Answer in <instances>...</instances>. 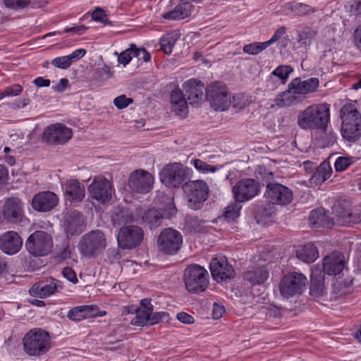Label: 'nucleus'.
Wrapping results in <instances>:
<instances>
[{"label":"nucleus","instance_id":"obj_1","mask_svg":"<svg viewBox=\"0 0 361 361\" xmlns=\"http://www.w3.org/2000/svg\"><path fill=\"white\" fill-rule=\"evenodd\" d=\"M330 105L326 103L313 104L300 111L297 124L305 130H320L326 133L330 123Z\"/></svg>","mask_w":361,"mask_h":361},{"label":"nucleus","instance_id":"obj_48","mask_svg":"<svg viewBox=\"0 0 361 361\" xmlns=\"http://www.w3.org/2000/svg\"><path fill=\"white\" fill-rule=\"evenodd\" d=\"M168 318L169 314L165 312H149V325L155 324L162 320L168 319Z\"/></svg>","mask_w":361,"mask_h":361},{"label":"nucleus","instance_id":"obj_7","mask_svg":"<svg viewBox=\"0 0 361 361\" xmlns=\"http://www.w3.org/2000/svg\"><path fill=\"white\" fill-rule=\"evenodd\" d=\"M192 170L180 163L166 165L160 173L161 181L168 187L179 188L190 178Z\"/></svg>","mask_w":361,"mask_h":361},{"label":"nucleus","instance_id":"obj_20","mask_svg":"<svg viewBox=\"0 0 361 361\" xmlns=\"http://www.w3.org/2000/svg\"><path fill=\"white\" fill-rule=\"evenodd\" d=\"M59 202L57 195L51 191L41 192L35 195L32 201V207L36 211L41 212H49Z\"/></svg>","mask_w":361,"mask_h":361},{"label":"nucleus","instance_id":"obj_8","mask_svg":"<svg viewBox=\"0 0 361 361\" xmlns=\"http://www.w3.org/2000/svg\"><path fill=\"white\" fill-rule=\"evenodd\" d=\"M53 247V240L50 234L42 231L32 233L25 242L27 252L35 257L49 255Z\"/></svg>","mask_w":361,"mask_h":361},{"label":"nucleus","instance_id":"obj_44","mask_svg":"<svg viewBox=\"0 0 361 361\" xmlns=\"http://www.w3.org/2000/svg\"><path fill=\"white\" fill-rule=\"evenodd\" d=\"M23 90V87L19 84H13L6 87L2 92H0V99L6 97H16L22 93Z\"/></svg>","mask_w":361,"mask_h":361},{"label":"nucleus","instance_id":"obj_21","mask_svg":"<svg viewBox=\"0 0 361 361\" xmlns=\"http://www.w3.org/2000/svg\"><path fill=\"white\" fill-rule=\"evenodd\" d=\"M23 245V240L19 234L13 231H7L0 236V249L7 255L18 252Z\"/></svg>","mask_w":361,"mask_h":361},{"label":"nucleus","instance_id":"obj_17","mask_svg":"<svg viewBox=\"0 0 361 361\" xmlns=\"http://www.w3.org/2000/svg\"><path fill=\"white\" fill-rule=\"evenodd\" d=\"M72 130L58 123L47 127L42 133L43 141L56 145H63L72 137Z\"/></svg>","mask_w":361,"mask_h":361},{"label":"nucleus","instance_id":"obj_6","mask_svg":"<svg viewBox=\"0 0 361 361\" xmlns=\"http://www.w3.org/2000/svg\"><path fill=\"white\" fill-rule=\"evenodd\" d=\"M182 188L188 207L194 210L201 209L203 202L208 198L207 184L202 180H188L182 185Z\"/></svg>","mask_w":361,"mask_h":361},{"label":"nucleus","instance_id":"obj_14","mask_svg":"<svg viewBox=\"0 0 361 361\" xmlns=\"http://www.w3.org/2000/svg\"><path fill=\"white\" fill-rule=\"evenodd\" d=\"M260 185L253 178H244L238 181L232 188L235 201L245 202L250 200L258 195Z\"/></svg>","mask_w":361,"mask_h":361},{"label":"nucleus","instance_id":"obj_5","mask_svg":"<svg viewBox=\"0 0 361 361\" xmlns=\"http://www.w3.org/2000/svg\"><path fill=\"white\" fill-rule=\"evenodd\" d=\"M183 281L189 293L198 294L207 288L209 283V273L204 267L192 264L184 270Z\"/></svg>","mask_w":361,"mask_h":361},{"label":"nucleus","instance_id":"obj_53","mask_svg":"<svg viewBox=\"0 0 361 361\" xmlns=\"http://www.w3.org/2000/svg\"><path fill=\"white\" fill-rule=\"evenodd\" d=\"M351 163L352 162L349 158L340 157L336 159L334 164L336 171H343L345 170L351 164Z\"/></svg>","mask_w":361,"mask_h":361},{"label":"nucleus","instance_id":"obj_58","mask_svg":"<svg viewBox=\"0 0 361 361\" xmlns=\"http://www.w3.org/2000/svg\"><path fill=\"white\" fill-rule=\"evenodd\" d=\"M286 32V28L284 26H281V27L278 28L274 32V34L272 35L271 39L265 42L266 44H267V47H269L270 45L280 39L282 37V36L285 35Z\"/></svg>","mask_w":361,"mask_h":361},{"label":"nucleus","instance_id":"obj_33","mask_svg":"<svg viewBox=\"0 0 361 361\" xmlns=\"http://www.w3.org/2000/svg\"><path fill=\"white\" fill-rule=\"evenodd\" d=\"M296 256L304 262L312 263L317 259L319 252L316 246L310 243L297 250Z\"/></svg>","mask_w":361,"mask_h":361},{"label":"nucleus","instance_id":"obj_61","mask_svg":"<svg viewBox=\"0 0 361 361\" xmlns=\"http://www.w3.org/2000/svg\"><path fill=\"white\" fill-rule=\"evenodd\" d=\"M82 310L83 314H85V319L90 317H94L97 315V307L92 305H83L80 306Z\"/></svg>","mask_w":361,"mask_h":361},{"label":"nucleus","instance_id":"obj_2","mask_svg":"<svg viewBox=\"0 0 361 361\" xmlns=\"http://www.w3.org/2000/svg\"><path fill=\"white\" fill-rule=\"evenodd\" d=\"M341 133L343 139L355 142L361 137V114L357 102H348L341 109Z\"/></svg>","mask_w":361,"mask_h":361},{"label":"nucleus","instance_id":"obj_57","mask_svg":"<svg viewBox=\"0 0 361 361\" xmlns=\"http://www.w3.org/2000/svg\"><path fill=\"white\" fill-rule=\"evenodd\" d=\"M62 274L64 278L74 284L78 282L75 271L71 267H66L63 268Z\"/></svg>","mask_w":361,"mask_h":361},{"label":"nucleus","instance_id":"obj_60","mask_svg":"<svg viewBox=\"0 0 361 361\" xmlns=\"http://www.w3.org/2000/svg\"><path fill=\"white\" fill-rule=\"evenodd\" d=\"M353 37L355 47L361 51V24L354 30Z\"/></svg>","mask_w":361,"mask_h":361},{"label":"nucleus","instance_id":"obj_28","mask_svg":"<svg viewBox=\"0 0 361 361\" xmlns=\"http://www.w3.org/2000/svg\"><path fill=\"white\" fill-rule=\"evenodd\" d=\"M269 277V271L264 266L255 265L249 267L243 274L245 280L252 285H259L264 283Z\"/></svg>","mask_w":361,"mask_h":361},{"label":"nucleus","instance_id":"obj_9","mask_svg":"<svg viewBox=\"0 0 361 361\" xmlns=\"http://www.w3.org/2000/svg\"><path fill=\"white\" fill-rule=\"evenodd\" d=\"M207 99L216 111H225L231 103L227 87L221 82L210 84L205 91Z\"/></svg>","mask_w":361,"mask_h":361},{"label":"nucleus","instance_id":"obj_26","mask_svg":"<svg viewBox=\"0 0 361 361\" xmlns=\"http://www.w3.org/2000/svg\"><path fill=\"white\" fill-rule=\"evenodd\" d=\"M319 84V81L316 78H310L305 80L295 78L288 84V87L294 94H307L317 91Z\"/></svg>","mask_w":361,"mask_h":361},{"label":"nucleus","instance_id":"obj_4","mask_svg":"<svg viewBox=\"0 0 361 361\" xmlns=\"http://www.w3.org/2000/svg\"><path fill=\"white\" fill-rule=\"evenodd\" d=\"M258 173L262 176L264 180L267 183L264 196L268 202L279 205H287L293 200V192L286 186L271 182L274 178L272 172H268L264 167L259 166Z\"/></svg>","mask_w":361,"mask_h":361},{"label":"nucleus","instance_id":"obj_47","mask_svg":"<svg viewBox=\"0 0 361 361\" xmlns=\"http://www.w3.org/2000/svg\"><path fill=\"white\" fill-rule=\"evenodd\" d=\"M290 9L294 13L298 16H304L313 12V10L310 6L302 3H293L290 6Z\"/></svg>","mask_w":361,"mask_h":361},{"label":"nucleus","instance_id":"obj_43","mask_svg":"<svg viewBox=\"0 0 361 361\" xmlns=\"http://www.w3.org/2000/svg\"><path fill=\"white\" fill-rule=\"evenodd\" d=\"M317 32L314 30H305L300 32L298 35V42L300 46L307 49L315 38Z\"/></svg>","mask_w":361,"mask_h":361},{"label":"nucleus","instance_id":"obj_49","mask_svg":"<svg viewBox=\"0 0 361 361\" xmlns=\"http://www.w3.org/2000/svg\"><path fill=\"white\" fill-rule=\"evenodd\" d=\"M133 102V99L130 97H127L125 94L120 95L116 97L114 100V104L118 109H123L126 108L129 104Z\"/></svg>","mask_w":361,"mask_h":361},{"label":"nucleus","instance_id":"obj_13","mask_svg":"<svg viewBox=\"0 0 361 361\" xmlns=\"http://www.w3.org/2000/svg\"><path fill=\"white\" fill-rule=\"evenodd\" d=\"M91 197L102 204H105L112 198L114 192L113 183L102 176H97L88 186Z\"/></svg>","mask_w":361,"mask_h":361},{"label":"nucleus","instance_id":"obj_39","mask_svg":"<svg viewBox=\"0 0 361 361\" xmlns=\"http://www.w3.org/2000/svg\"><path fill=\"white\" fill-rule=\"evenodd\" d=\"M115 54L118 56V62L123 66H126L133 57L140 56V51L135 44H130L129 48L119 54L116 51Z\"/></svg>","mask_w":361,"mask_h":361},{"label":"nucleus","instance_id":"obj_12","mask_svg":"<svg viewBox=\"0 0 361 361\" xmlns=\"http://www.w3.org/2000/svg\"><path fill=\"white\" fill-rule=\"evenodd\" d=\"M104 234L99 231H94L82 237L79 245L80 251L85 256L93 257L106 247Z\"/></svg>","mask_w":361,"mask_h":361},{"label":"nucleus","instance_id":"obj_25","mask_svg":"<svg viewBox=\"0 0 361 361\" xmlns=\"http://www.w3.org/2000/svg\"><path fill=\"white\" fill-rule=\"evenodd\" d=\"M82 214L77 210L68 212L64 216L66 232L71 235L80 234L85 228Z\"/></svg>","mask_w":361,"mask_h":361},{"label":"nucleus","instance_id":"obj_52","mask_svg":"<svg viewBox=\"0 0 361 361\" xmlns=\"http://www.w3.org/2000/svg\"><path fill=\"white\" fill-rule=\"evenodd\" d=\"M92 18L95 21L101 22L104 25L109 24L107 16L104 9L101 8H96V9L92 13Z\"/></svg>","mask_w":361,"mask_h":361},{"label":"nucleus","instance_id":"obj_23","mask_svg":"<svg viewBox=\"0 0 361 361\" xmlns=\"http://www.w3.org/2000/svg\"><path fill=\"white\" fill-rule=\"evenodd\" d=\"M344 269V257L339 253H331L323 259V271L329 276L340 278Z\"/></svg>","mask_w":361,"mask_h":361},{"label":"nucleus","instance_id":"obj_62","mask_svg":"<svg viewBox=\"0 0 361 361\" xmlns=\"http://www.w3.org/2000/svg\"><path fill=\"white\" fill-rule=\"evenodd\" d=\"M177 319L182 323L186 324H190L194 323V318L186 312H180L177 314Z\"/></svg>","mask_w":361,"mask_h":361},{"label":"nucleus","instance_id":"obj_64","mask_svg":"<svg viewBox=\"0 0 361 361\" xmlns=\"http://www.w3.org/2000/svg\"><path fill=\"white\" fill-rule=\"evenodd\" d=\"M225 312V309L224 306L218 305L216 303L214 304V307L212 310V316L214 319H219L221 318Z\"/></svg>","mask_w":361,"mask_h":361},{"label":"nucleus","instance_id":"obj_35","mask_svg":"<svg viewBox=\"0 0 361 361\" xmlns=\"http://www.w3.org/2000/svg\"><path fill=\"white\" fill-rule=\"evenodd\" d=\"M298 98L288 87V90L279 94L274 99V104H271V107L275 106L278 107L290 106L298 104Z\"/></svg>","mask_w":361,"mask_h":361},{"label":"nucleus","instance_id":"obj_19","mask_svg":"<svg viewBox=\"0 0 361 361\" xmlns=\"http://www.w3.org/2000/svg\"><path fill=\"white\" fill-rule=\"evenodd\" d=\"M210 271L212 278L217 282L231 279L235 276L234 269L228 263L226 258L224 257L212 259Z\"/></svg>","mask_w":361,"mask_h":361},{"label":"nucleus","instance_id":"obj_59","mask_svg":"<svg viewBox=\"0 0 361 361\" xmlns=\"http://www.w3.org/2000/svg\"><path fill=\"white\" fill-rule=\"evenodd\" d=\"M319 171L321 172V174L323 177V180H326L328 178H330L332 170L329 163L322 162L319 166H318Z\"/></svg>","mask_w":361,"mask_h":361},{"label":"nucleus","instance_id":"obj_18","mask_svg":"<svg viewBox=\"0 0 361 361\" xmlns=\"http://www.w3.org/2000/svg\"><path fill=\"white\" fill-rule=\"evenodd\" d=\"M63 288V282L52 277L41 280L30 288L29 293L32 296L46 298Z\"/></svg>","mask_w":361,"mask_h":361},{"label":"nucleus","instance_id":"obj_38","mask_svg":"<svg viewBox=\"0 0 361 361\" xmlns=\"http://www.w3.org/2000/svg\"><path fill=\"white\" fill-rule=\"evenodd\" d=\"M179 37L180 35L177 33H166L160 39L161 49L166 54H170Z\"/></svg>","mask_w":361,"mask_h":361},{"label":"nucleus","instance_id":"obj_50","mask_svg":"<svg viewBox=\"0 0 361 361\" xmlns=\"http://www.w3.org/2000/svg\"><path fill=\"white\" fill-rule=\"evenodd\" d=\"M116 221L118 224H126L134 221L133 214L127 210L122 211L116 215Z\"/></svg>","mask_w":361,"mask_h":361},{"label":"nucleus","instance_id":"obj_36","mask_svg":"<svg viewBox=\"0 0 361 361\" xmlns=\"http://www.w3.org/2000/svg\"><path fill=\"white\" fill-rule=\"evenodd\" d=\"M142 219L150 229H154L161 224L163 214L159 210L152 208L144 213Z\"/></svg>","mask_w":361,"mask_h":361},{"label":"nucleus","instance_id":"obj_27","mask_svg":"<svg viewBox=\"0 0 361 361\" xmlns=\"http://www.w3.org/2000/svg\"><path fill=\"white\" fill-rule=\"evenodd\" d=\"M309 223L312 228H331L332 226L337 224L336 216L335 217H330L326 214L324 209L318 208L310 212Z\"/></svg>","mask_w":361,"mask_h":361},{"label":"nucleus","instance_id":"obj_3","mask_svg":"<svg viewBox=\"0 0 361 361\" xmlns=\"http://www.w3.org/2000/svg\"><path fill=\"white\" fill-rule=\"evenodd\" d=\"M24 352L30 357H41L51 348V338L47 331L40 328H35L27 331L23 336Z\"/></svg>","mask_w":361,"mask_h":361},{"label":"nucleus","instance_id":"obj_31","mask_svg":"<svg viewBox=\"0 0 361 361\" xmlns=\"http://www.w3.org/2000/svg\"><path fill=\"white\" fill-rule=\"evenodd\" d=\"M85 54V49H78L68 56L54 58L51 61V64L58 68L66 69L69 68L74 61H76L83 57Z\"/></svg>","mask_w":361,"mask_h":361},{"label":"nucleus","instance_id":"obj_63","mask_svg":"<svg viewBox=\"0 0 361 361\" xmlns=\"http://www.w3.org/2000/svg\"><path fill=\"white\" fill-rule=\"evenodd\" d=\"M323 134L326 136V140L324 142L325 145H332L336 142L337 135L336 133L333 132L332 130H329L327 129L326 133Z\"/></svg>","mask_w":361,"mask_h":361},{"label":"nucleus","instance_id":"obj_56","mask_svg":"<svg viewBox=\"0 0 361 361\" xmlns=\"http://www.w3.org/2000/svg\"><path fill=\"white\" fill-rule=\"evenodd\" d=\"M247 104V100L245 99L243 95L237 94L232 97L231 105L235 109H243Z\"/></svg>","mask_w":361,"mask_h":361},{"label":"nucleus","instance_id":"obj_40","mask_svg":"<svg viewBox=\"0 0 361 361\" xmlns=\"http://www.w3.org/2000/svg\"><path fill=\"white\" fill-rule=\"evenodd\" d=\"M240 203L235 200L234 202L226 207L224 217L228 221H233L240 216V212L242 208Z\"/></svg>","mask_w":361,"mask_h":361},{"label":"nucleus","instance_id":"obj_22","mask_svg":"<svg viewBox=\"0 0 361 361\" xmlns=\"http://www.w3.org/2000/svg\"><path fill=\"white\" fill-rule=\"evenodd\" d=\"M185 96L188 102L192 104H197L202 101L204 91V84L195 78L190 79L183 85Z\"/></svg>","mask_w":361,"mask_h":361},{"label":"nucleus","instance_id":"obj_55","mask_svg":"<svg viewBox=\"0 0 361 361\" xmlns=\"http://www.w3.org/2000/svg\"><path fill=\"white\" fill-rule=\"evenodd\" d=\"M194 166L197 171L203 173L215 171V169L212 166L207 164L206 162L200 159L194 160Z\"/></svg>","mask_w":361,"mask_h":361},{"label":"nucleus","instance_id":"obj_34","mask_svg":"<svg viewBox=\"0 0 361 361\" xmlns=\"http://www.w3.org/2000/svg\"><path fill=\"white\" fill-rule=\"evenodd\" d=\"M310 295L314 298H319L325 293L323 275L321 271H313L311 275Z\"/></svg>","mask_w":361,"mask_h":361},{"label":"nucleus","instance_id":"obj_41","mask_svg":"<svg viewBox=\"0 0 361 361\" xmlns=\"http://www.w3.org/2000/svg\"><path fill=\"white\" fill-rule=\"evenodd\" d=\"M293 68L288 65H280L276 68L271 74L279 78L283 84H285L289 77V75L293 73Z\"/></svg>","mask_w":361,"mask_h":361},{"label":"nucleus","instance_id":"obj_11","mask_svg":"<svg viewBox=\"0 0 361 361\" xmlns=\"http://www.w3.org/2000/svg\"><path fill=\"white\" fill-rule=\"evenodd\" d=\"M182 244L181 233L171 228L162 230L157 239L159 250L166 255H172L177 253Z\"/></svg>","mask_w":361,"mask_h":361},{"label":"nucleus","instance_id":"obj_54","mask_svg":"<svg viewBox=\"0 0 361 361\" xmlns=\"http://www.w3.org/2000/svg\"><path fill=\"white\" fill-rule=\"evenodd\" d=\"M31 0H4L6 7L11 8H21L30 4Z\"/></svg>","mask_w":361,"mask_h":361},{"label":"nucleus","instance_id":"obj_46","mask_svg":"<svg viewBox=\"0 0 361 361\" xmlns=\"http://www.w3.org/2000/svg\"><path fill=\"white\" fill-rule=\"evenodd\" d=\"M276 204L269 202L258 210V214L265 219L272 217L276 213Z\"/></svg>","mask_w":361,"mask_h":361},{"label":"nucleus","instance_id":"obj_16","mask_svg":"<svg viewBox=\"0 0 361 361\" xmlns=\"http://www.w3.org/2000/svg\"><path fill=\"white\" fill-rule=\"evenodd\" d=\"M143 235V231L137 226H123L117 235L118 244L123 249H133L141 243Z\"/></svg>","mask_w":361,"mask_h":361},{"label":"nucleus","instance_id":"obj_32","mask_svg":"<svg viewBox=\"0 0 361 361\" xmlns=\"http://www.w3.org/2000/svg\"><path fill=\"white\" fill-rule=\"evenodd\" d=\"M336 213H341L336 215V224L342 226H350L355 224L361 223V212L355 211L349 212L343 210L338 207L336 209Z\"/></svg>","mask_w":361,"mask_h":361},{"label":"nucleus","instance_id":"obj_30","mask_svg":"<svg viewBox=\"0 0 361 361\" xmlns=\"http://www.w3.org/2000/svg\"><path fill=\"white\" fill-rule=\"evenodd\" d=\"M171 103L173 110L179 116H185L187 113L188 99L185 94L180 89H175L171 93Z\"/></svg>","mask_w":361,"mask_h":361},{"label":"nucleus","instance_id":"obj_29","mask_svg":"<svg viewBox=\"0 0 361 361\" xmlns=\"http://www.w3.org/2000/svg\"><path fill=\"white\" fill-rule=\"evenodd\" d=\"M66 195L71 202H80L85 197V186L76 180H68L65 183Z\"/></svg>","mask_w":361,"mask_h":361},{"label":"nucleus","instance_id":"obj_51","mask_svg":"<svg viewBox=\"0 0 361 361\" xmlns=\"http://www.w3.org/2000/svg\"><path fill=\"white\" fill-rule=\"evenodd\" d=\"M80 306L71 309L67 314V317L72 321H80L85 319V314H83Z\"/></svg>","mask_w":361,"mask_h":361},{"label":"nucleus","instance_id":"obj_37","mask_svg":"<svg viewBox=\"0 0 361 361\" xmlns=\"http://www.w3.org/2000/svg\"><path fill=\"white\" fill-rule=\"evenodd\" d=\"M189 5L188 4H178L173 11L165 13L163 18L168 20H180L188 17L190 11L188 9Z\"/></svg>","mask_w":361,"mask_h":361},{"label":"nucleus","instance_id":"obj_45","mask_svg":"<svg viewBox=\"0 0 361 361\" xmlns=\"http://www.w3.org/2000/svg\"><path fill=\"white\" fill-rule=\"evenodd\" d=\"M130 323L134 326L149 325V312L147 311L137 310L136 315L131 319Z\"/></svg>","mask_w":361,"mask_h":361},{"label":"nucleus","instance_id":"obj_10","mask_svg":"<svg viewBox=\"0 0 361 361\" xmlns=\"http://www.w3.org/2000/svg\"><path fill=\"white\" fill-rule=\"evenodd\" d=\"M307 282V278L302 274L295 271L288 273L283 277L280 282V293L285 298L300 295Z\"/></svg>","mask_w":361,"mask_h":361},{"label":"nucleus","instance_id":"obj_42","mask_svg":"<svg viewBox=\"0 0 361 361\" xmlns=\"http://www.w3.org/2000/svg\"><path fill=\"white\" fill-rule=\"evenodd\" d=\"M266 42H252L245 44L243 47V51L250 55H257L267 48Z\"/></svg>","mask_w":361,"mask_h":361},{"label":"nucleus","instance_id":"obj_15","mask_svg":"<svg viewBox=\"0 0 361 361\" xmlns=\"http://www.w3.org/2000/svg\"><path fill=\"white\" fill-rule=\"evenodd\" d=\"M154 178L153 176L144 169H136L128 177V185L135 192L146 194L153 188Z\"/></svg>","mask_w":361,"mask_h":361},{"label":"nucleus","instance_id":"obj_24","mask_svg":"<svg viewBox=\"0 0 361 361\" xmlns=\"http://www.w3.org/2000/svg\"><path fill=\"white\" fill-rule=\"evenodd\" d=\"M4 218L14 224L21 223L24 219L22 204L18 198L8 199L4 206Z\"/></svg>","mask_w":361,"mask_h":361}]
</instances>
